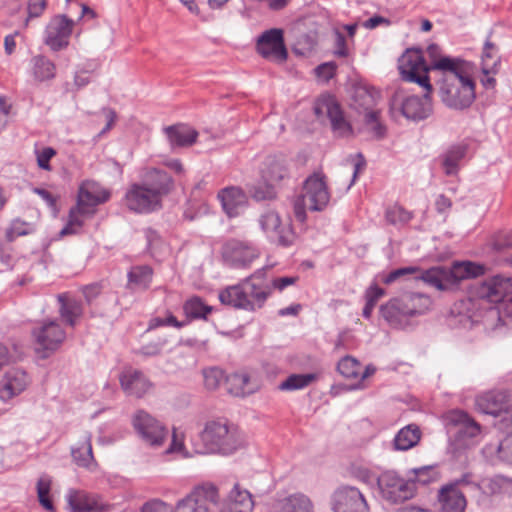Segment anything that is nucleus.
I'll return each mask as SVG.
<instances>
[{"label": "nucleus", "instance_id": "nucleus-1", "mask_svg": "<svg viewBox=\"0 0 512 512\" xmlns=\"http://www.w3.org/2000/svg\"><path fill=\"white\" fill-rule=\"evenodd\" d=\"M432 68L443 73L439 86L442 102L456 110L470 107L475 100V83L469 63L459 58L443 57L434 61Z\"/></svg>", "mask_w": 512, "mask_h": 512}, {"label": "nucleus", "instance_id": "nucleus-2", "mask_svg": "<svg viewBox=\"0 0 512 512\" xmlns=\"http://www.w3.org/2000/svg\"><path fill=\"white\" fill-rule=\"evenodd\" d=\"M399 72L404 81L417 83L424 88L422 97L410 96L402 103V114L411 120H422L432 113L430 93L432 85L428 76V68L422 53L418 50H407L398 62Z\"/></svg>", "mask_w": 512, "mask_h": 512}, {"label": "nucleus", "instance_id": "nucleus-3", "mask_svg": "<svg viewBox=\"0 0 512 512\" xmlns=\"http://www.w3.org/2000/svg\"><path fill=\"white\" fill-rule=\"evenodd\" d=\"M511 284L506 278L495 276L477 284L467 301L472 318L499 320L498 304L509 294Z\"/></svg>", "mask_w": 512, "mask_h": 512}, {"label": "nucleus", "instance_id": "nucleus-4", "mask_svg": "<svg viewBox=\"0 0 512 512\" xmlns=\"http://www.w3.org/2000/svg\"><path fill=\"white\" fill-rule=\"evenodd\" d=\"M263 270H257L238 284L221 289L218 294L221 304L249 312L262 308L270 295V289L254 280L262 277Z\"/></svg>", "mask_w": 512, "mask_h": 512}, {"label": "nucleus", "instance_id": "nucleus-5", "mask_svg": "<svg viewBox=\"0 0 512 512\" xmlns=\"http://www.w3.org/2000/svg\"><path fill=\"white\" fill-rule=\"evenodd\" d=\"M241 444L240 433L236 426L226 419L208 421L199 440L193 441V448L197 454H230Z\"/></svg>", "mask_w": 512, "mask_h": 512}, {"label": "nucleus", "instance_id": "nucleus-6", "mask_svg": "<svg viewBox=\"0 0 512 512\" xmlns=\"http://www.w3.org/2000/svg\"><path fill=\"white\" fill-rule=\"evenodd\" d=\"M111 193L100 183L92 180L83 181L78 189L77 202L71 207L66 226L62 234L77 233L85 221L96 213V207L107 202Z\"/></svg>", "mask_w": 512, "mask_h": 512}, {"label": "nucleus", "instance_id": "nucleus-7", "mask_svg": "<svg viewBox=\"0 0 512 512\" xmlns=\"http://www.w3.org/2000/svg\"><path fill=\"white\" fill-rule=\"evenodd\" d=\"M432 306V299L424 293L407 292L381 306V314L394 328H405L412 317L424 315Z\"/></svg>", "mask_w": 512, "mask_h": 512}, {"label": "nucleus", "instance_id": "nucleus-8", "mask_svg": "<svg viewBox=\"0 0 512 512\" xmlns=\"http://www.w3.org/2000/svg\"><path fill=\"white\" fill-rule=\"evenodd\" d=\"M330 192L324 174L313 173L303 183L302 193L294 200L293 211L297 221L304 222L306 211H323L330 202Z\"/></svg>", "mask_w": 512, "mask_h": 512}, {"label": "nucleus", "instance_id": "nucleus-9", "mask_svg": "<svg viewBox=\"0 0 512 512\" xmlns=\"http://www.w3.org/2000/svg\"><path fill=\"white\" fill-rule=\"evenodd\" d=\"M377 485L381 497L392 504L409 500L416 493V487L408 476L404 478L394 470L383 471L377 478Z\"/></svg>", "mask_w": 512, "mask_h": 512}, {"label": "nucleus", "instance_id": "nucleus-10", "mask_svg": "<svg viewBox=\"0 0 512 512\" xmlns=\"http://www.w3.org/2000/svg\"><path fill=\"white\" fill-rule=\"evenodd\" d=\"M218 506V489L212 484L195 487L175 505V512H213Z\"/></svg>", "mask_w": 512, "mask_h": 512}, {"label": "nucleus", "instance_id": "nucleus-11", "mask_svg": "<svg viewBox=\"0 0 512 512\" xmlns=\"http://www.w3.org/2000/svg\"><path fill=\"white\" fill-rule=\"evenodd\" d=\"M258 222L270 241L283 247H289L295 243L296 233L291 223L283 222L277 211L273 209L265 210L259 216Z\"/></svg>", "mask_w": 512, "mask_h": 512}, {"label": "nucleus", "instance_id": "nucleus-12", "mask_svg": "<svg viewBox=\"0 0 512 512\" xmlns=\"http://www.w3.org/2000/svg\"><path fill=\"white\" fill-rule=\"evenodd\" d=\"M132 425L141 440L154 448L162 446L168 435L167 428L144 410L134 414Z\"/></svg>", "mask_w": 512, "mask_h": 512}, {"label": "nucleus", "instance_id": "nucleus-13", "mask_svg": "<svg viewBox=\"0 0 512 512\" xmlns=\"http://www.w3.org/2000/svg\"><path fill=\"white\" fill-rule=\"evenodd\" d=\"M259 256V249L249 241L230 239L222 247L224 262L233 268H249Z\"/></svg>", "mask_w": 512, "mask_h": 512}, {"label": "nucleus", "instance_id": "nucleus-14", "mask_svg": "<svg viewBox=\"0 0 512 512\" xmlns=\"http://www.w3.org/2000/svg\"><path fill=\"white\" fill-rule=\"evenodd\" d=\"M75 21L64 14L51 17L44 30L43 41L52 51H61L68 47Z\"/></svg>", "mask_w": 512, "mask_h": 512}, {"label": "nucleus", "instance_id": "nucleus-15", "mask_svg": "<svg viewBox=\"0 0 512 512\" xmlns=\"http://www.w3.org/2000/svg\"><path fill=\"white\" fill-rule=\"evenodd\" d=\"M126 207L139 214L151 213L161 207V200L143 183H134L125 193Z\"/></svg>", "mask_w": 512, "mask_h": 512}, {"label": "nucleus", "instance_id": "nucleus-16", "mask_svg": "<svg viewBox=\"0 0 512 512\" xmlns=\"http://www.w3.org/2000/svg\"><path fill=\"white\" fill-rule=\"evenodd\" d=\"M315 114L321 116L326 114L331 129L337 137H347L352 134V127L346 120L340 105L331 96L320 98L314 108Z\"/></svg>", "mask_w": 512, "mask_h": 512}, {"label": "nucleus", "instance_id": "nucleus-17", "mask_svg": "<svg viewBox=\"0 0 512 512\" xmlns=\"http://www.w3.org/2000/svg\"><path fill=\"white\" fill-rule=\"evenodd\" d=\"M33 336L38 345L37 350L43 352V357H47L61 346L66 338V333L60 324L53 320L44 322L40 327L35 328Z\"/></svg>", "mask_w": 512, "mask_h": 512}, {"label": "nucleus", "instance_id": "nucleus-18", "mask_svg": "<svg viewBox=\"0 0 512 512\" xmlns=\"http://www.w3.org/2000/svg\"><path fill=\"white\" fill-rule=\"evenodd\" d=\"M332 509L334 512H370L364 495L352 486H343L334 492Z\"/></svg>", "mask_w": 512, "mask_h": 512}, {"label": "nucleus", "instance_id": "nucleus-19", "mask_svg": "<svg viewBox=\"0 0 512 512\" xmlns=\"http://www.w3.org/2000/svg\"><path fill=\"white\" fill-rule=\"evenodd\" d=\"M469 483L468 475H464L442 486L438 491L440 512H464L467 502L464 494L459 490V487Z\"/></svg>", "mask_w": 512, "mask_h": 512}, {"label": "nucleus", "instance_id": "nucleus-20", "mask_svg": "<svg viewBox=\"0 0 512 512\" xmlns=\"http://www.w3.org/2000/svg\"><path fill=\"white\" fill-rule=\"evenodd\" d=\"M257 51L264 58L285 61L287 50L282 29L272 28L263 32L257 40Z\"/></svg>", "mask_w": 512, "mask_h": 512}, {"label": "nucleus", "instance_id": "nucleus-21", "mask_svg": "<svg viewBox=\"0 0 512 512\" xmlns=\"http://www.w3.org/2000/svg\"><path fill=\"white\" fill-rule=\"evenodd\" d=\"M31 384L25 370L18 367L8 369L0 381V400L7 402L24 392Z\"/></svg>", "mask_w": 512, "mask_h": 512}, {"label": "nucleus", "instance_id": "nucleus-22", "mask_svg": "<svg viewBox=\"0 0 512 512\" xmlns=\"http://www.w3.org/2000/svg\"><path fill=\"white\" fill-rule=\"evenodd\" d=\"M218 199L221 202L224 212L229 217L240 215L245 209L248 199L245 192L235 186L226 187L218 192Z\"/></svg>", "mask_w": 512, "mask_h": 512}, {"label": "nucleus", "instance_id": "nucleus-23", "mask_svg": "<svg viewBox=\"0 0 512 512\" xmlns=\"http://www.w3.org/2000/svg\"><path fill=\"white\" fill-rule=\"evenodd\" d=\"M216 508L219 512H250L253 508L252 495L236 484L223 502L218 500Z\"/></svg>", "mask_w": 512, "mask_h": 512}, {"label": "nucleus", "instance_id": "nucleus-24", "mask_svg": "<svg viewBox=\"0 0 512 512\" xmlns=\"http://www.w3.org/2000/svg\"><path fill=\"white\" fill-rule=\"evenodd\" d=\"M475 405L480 412L497 416L508 408V395L505 391H488L476 397Z\"/></svg>", "mask_w": 512, "mask_h": 512}, {"label": "nucleus", "instance_id": "nucleus-25", "mask_svg": "<svg viewBox=\"0 0 512 512\" xmlns=\"http://www.w3.org/2000/svg\"><path fill=\"white\" fill-rule=\"evenodd\" d=\"M123 391L129 396L142 397L151 387V383L141 371L129 368L120 375Z\"/></svg>", "mask_w": 512, "mask_h": 512}, {"label": "nucleus", "instance_id": "nucleus-26", "mask_svg": "<svg viewBox=\"0 0 512 512\" xmlns=\"http://www.w3.org/2000/svg\"><path fill=\"white\" fill-rule=\"evenodd\" d=\"M171 149L189 147L193 145L198 137V132L185 124H176L163 128Z\"/></svg>", "mask_w": 512, "mask_h": 512}, {"label": "nucleus", "instance_id": "nucleus-27", "mask_svg": "<svg viewBox=\"0 0 512 512\" xmlns=\"http://www.w3.org/2000/svg\"><path fill=\"white\" fill-rule=\"evenodd\" d=\"M66 499L71 512H96L103 508L97 496L83 490L70 489Z\"/></svg>", "mask_w": 512, "mask_h": 512}, {"label": "nucleus", "instance_id": "nucleus-28", "mask_svg": "<svg viewBox=\"0 0 512 512\" xmlns=\"http://www.w3.org/2000/svg\"><path fill=\"white\" fill-rule=\"evenodd\" d=\"M261 174L265 183H271L275 186L289 176L287 160L282 156L267 157Z\"/></svg>", "mask_w": 512, "mask_h": 512}, {"label": "nucleus", "instance_id": "nucleus-29", "mask_svg": "<svg viewBox=\"0 0 512 512\" xmlns=\"http://www.w3.org/2000/svg\"><path fill=\"white\" fill-rule=\"evenodd\" d=\"M143 184L149 187L162 201L163 196L167 195L173 189L174 181L167 172L151 168L147 170Z\"/></svg>", "mask_w": 512, "mask_h": 512}, {"label": "nucleus", "instance_id": "nucleus-30", "mask_svg": "<svg viewBox=\"0 0 512 512\" xmlns=\"http://www.w3.org/2000/svg\"><path fill=\"white\" fill-rule=\"evenodd\" d=\"M448 425L454 426L459 438H474L480 433V425L476 423L466 412L453 410L447 414Z\"/></svg>", "mask_w": 512, "mask_h": 512}, {"label": "nucleus", "instance_id": "nucleus-31", "mask_svg": "<svg viewBox=\"0 0 512 512\" xmlns=\"http://www.w3.org/2000/svg\"><path fill=\"white\" fill-rule=\"evenodd\" d=\"M271 512H314V505L305 494L293 493L278 499Z\"/></svg>", "mask_w": 512, "mask_h": 512}, {"label": "nucleus", "instance_id": "nucleus-32", "mask_svg": "<svg viewBox=\"0 0 512 512\" xmlns=\"http://www.w3.org/2000/svg\"><path fill=\"white\" fill-rule=\"evenodd\" d=\"M73 461L79 466L93 471L97 463L95 461L92 450V435L85 431L80 443L76 447L71 448Z\"/></svg>", "mask_w": 512, "mask_h": 512}, {"label": "nucleus", "instance_id": "nucleus-33", "mask_svg": "<svg viewBox=\"0 0 512 512\" xmlns=\"http://www.w3.org/2000/svg\"><path fill=\"white\" fill-rule=\"evenodd\" d=\"M60 304L59 313L61 318L71 327L77 324V321L83 315V305L81 301L68 297L66 294L57 296Z\"/></svg>", "mask_w": 512, "mask_h": 512}, {"label": "nucleus", "instance_id": "nucleus-34", "mask_svg": "<svg viewBox=\"0 0 512 512\" xmlns=\"http://www.w3.org/2000/svg\"><path fill=\"white\" fill-rule=\"evenodd\" d=\"M448 273L452 287L455 288L464 279L482 275L484 273V268L481 265L469 261L457 262L448 269Z\"/></svg>", "mask_w": 512, "mask_h": 512}, {"label": "nucleus", "instance_id": "nucleus-35", "mask_svg": "<svg viewBox=\"0 0 512 512\" xmlns=\"http://www.w3.org/2000/svg\"><path fill=\"white\" fill-rule=\"evenodd\" d=\"M356 99L363 100V103L360 106H363L365 113V121L367 124L371 125L375 134L378 137H382L384 134V128L378 122L379 112L377 110H373L372 106L375 103L374 97L367 90H358L356 92Z\"/></svg>", "mask_w": 512, "mask_h": 512}, {"label": "nucleus", "instance_id": "nucleus-36", "mask_svg": "<svg viewBox=\"0 0 512 512\" xmlns=\"http://www.w3.org/2000/svg\"><path fill=\"white\" fill-rule=\"evenodd\" d=\"M420 279L439 291H447L453 289L449 278L448 268L432 267L423 271Z\"/></svg>", "mask_w": 512, "mask_h": 512}, {"label": "nucleus", "instance_id": "nucleus-37", "mask_svg": "<svg viewBox=\"0 0 512 512\" xmlns=\"http://www.w3.org/2000/svg\"><path fill=\"white\" fill-rule=\"evenodd\" d=\"M153 270L148 265L133 266L128 272V287L132 290H146L150 287Z\"/></svg>", "mask_w": 512, "mask_h": 512}, {"label": "nucleus", "instance_id": "nucleus-38", "mask_svg": "<svg viewBox=\"0 0 512 512\" xmlns=\"http://www.w3.org/2000/svg\"><path fill=\"white\" fill-rule=\"evenodd\" d=\"M421 438V431L417 425L409 424L403 427L394 438V448L399 451H406L418 444Z\"/></svg>", "mask_w": 512, "mask_h": 512}, {"label": "nucleus", "instance_id": "nucleus-39", "mask_svg": "<svg viewBox=\"0 0 512 512\" xmlns=\"http://www.w3.org/2000/svg\"><path fill=\"white\" fill-rule=\"evenodd\" d=\"M407 476L415 486L428 485L440 479V472L437 465H427L408 470Z\"/></svg>", "mask_w": 512, "mask_h": 512}, {"label": "nucleus", "instance_id": "nucleus-40", "mask_svg": "<svg viewBox=\"0 0 512 512\" xmlns=\"http://www.w3.org/2000/svg\"><path fill=\"white\" fill-rule=\"evenodd\" d=\"M500 69V57L497 47L486 41L481 57V71L483 75L497 74Z\"/></svg>", "mask_w": 512, "mask_h": 512}, {"label": "nucleus", "instance_id": "nucleus-41", "mask_svg": "<svg viewBox=\"0 0 512 512\" xmlns=\"http://www.w3.org/2000/svg\"><path fill=\"white\" fill-rule=\"evenodd\" d=\"M467 154V145L458 144L452 146L444 155L443 168L446 175H455L459 170V163Z\"/></svg>", "mask_w": 512, "mask_h": 512}, {"label": "nucleus", "instance_id": "nucleus-42", "mask_svg": "<svg viewBox=\"0 0 512 512\" xmlns=\"http://www.w3.org/2000/svg\"><path fill=\"white\" fill-rule=\"evenodd\" d=\"M227 390L230 394L243 397L253 392L249 387V376L244 373H234L226 377Z\"/></svg>", "mask_w": 512, "mask_h": 512}, {"label": "nucleus", "instance_id": "nucleus-43", "mask_svg": "<svg viewBox=\"0 0 512 512\" xmlns=\"http://www.w3.org/2000/svg\"><path fill=\"white\" fill-rule=\"evenodd\" d=\"M183 311L188 318L206 319L207 315L212 311V307L206 305L201 298L195 296L184 303Z\"/></svg>", "mask_w": 512, "mask_h": 512}, {"label": "nucleus", "instance_id": "nucleus-44", "mask_svg": "<svg viewBox=\"0 0 512 512\" xmlns=\"http://www.w3.org/2000/svg\"><path fill=\"white\" fill-rule=\"evenodd\" d=\"M33 70L35 78L44 81L54 78L55 64L44 56H36L33 58Z\"/></svg>", "mask_w": 512, "mask_h": 512}, {"label": "nucleus", "instance_id": "nucleus-45", "mask_svg": "<svg viewBox=\"0 0 512 512\" xmlns=\"http://www.w3.org/2000/svg\"><path fill=\"white\" fill-rule=\"evenodd\" d=\"M485 452L493 454L496 452L498 458L502 461L512 464V436L505 437L498 444H489L485 447Z\"/></svg>", "mask_w": 512, "mask_h": 512}, {"label": "nucleus", "instance_id": "nucleus-46", "mask_svg": "<svg viewBox=\"0 0 512 512\" xmlns=\"http://www.w3.org/2000/svg\"><path fill=\"white\" fill-rule=\"evenodd\" d=\"M315 379L314 374H292L279 385L283 391H294L307 387Z\"/></svg>", "mask_w": 512, "mask_h": 512}, {"label": "nucleus", "instance_id": "nucleus-47", "mask_svg": "<svg viewBox=\"0 0 512 512\" xmlns=\"http://www.w3.org/2000/svg\"><path fill=\"white\" fill-rule=\"evenodd\" d=\"M361 369L360 362L352 356L343 357L337 365V370L345 378L358 379Z\"/></svg>", "mask_w": 512, "mask_h": 512}, {"label": "nucleus", "instance_id": "nucleus-48", "mask_svg": "<svg viewBox=\"0 0 512 512\" xmlns=\"http://www.w3.org/2000/svg\"><path fill=\"white\" fill-rule=\"evenodd\" d=\"M51 483V478L47 475H42L37 482V495L39 503L48 511H54L53 502L49 497Z\"/></svg>", "mask_w": 512, "mask_h": 512}, {"label": "nucleus", "instance_id": "nucleus-49", "mask_svg": "<svg viewBox=\"0 0 512 512\" xmlns=\"http://www.w3.org/2000/svg\"><path fill=\"white\" fill-rule=\"evenodd\" d=\"M385 218L388 223L392 225L406 224L412 218L410 212L406 211L403 207L393 205L387 208Z\"/></svg>", "mask_w": 512, "mask_h": 512}, {"label": "nucleus", "instance_id": "nucleus-50", "mask_svg": "<svg viewBox=\"0 0 512 512\" xmlns=\"http://www.w3.org/2000/svg\"><path fill=\"white\" fill-rule=\"evenodd\" d=\"M204 385L208 390L217 389L220 384L226 380V377L221 369L209 368L204 370Z\"/></svg>", "mask_w": 512, "mask_h": 512}, {"label": "nucleus", "instance_id": "nucleus-51", "mask_svg": "<svg viewBox=\"0 0 512 512\" xmlns=\"http://www.w3.org/2000/svg\"><path fill=\"white\" fill-rule=\"evenodd\" d=\"M46 6V0H29L27 4L28 16L24 21V26L27 27L31 19L40 17L45 11Z\"/></svg>", "mask_w": 512, "mask_h": 512}, {"label": "nucleus", "instance_id": "nucleus-52", "mask_svg": "<svg viewBox=\"0 0 512 512\" xmlns=\"http://www.w3.org/2000/svg\"><path fill=\"white\" fill-rule=\"evenodd\" d=\"M166 454L178 453L183 457H189V453L186 451L184 445V436L182 434H178L176 429L173 430L172 441L169 445L168 449L165 451Z\"/></svg>", "mask_w": 512, "mask_h": 512}, {"label": "nucleus", "instance_id": "nucleus-53", "mask_svg": "<svg viewBox=\"0 0 512 512\" xmlns=\"http://www.w3.org/2000/svg\"><path fill=\"white\" fill-rule=\"evenodd\" d=\"M418 271V268L416 267H401V268H398V269H395L391 272H389L388 274L386 275H383L382 276V282L386 285H389L395 281H397L398 279L406 276V275H412L414 273H416Z\"/></svg>", "mask_w": 512, "mask_h": 512}, {"label": "nucleus", "instance_id": "nucleus-54", "mask_svg": "<svg viewBox=\"0 0 512 512\" xmlns=\"http://www.w3.org/2000/svg\"><path fill=\"white\" fill-rule=\"evenodd\" d=\"M252 196L257 201L271 200L276 197V191L271 183H266L264 186H256L252 190Z\"/></svg>", "mask_w": 512, "mask_h": 512}, {"label": "nucleus", "instance_id": "nucleus-55", "mask_svg": "<svg viewBox=\"0 0 512 512\" xmlns=\"http://www.w3.org/2000/svg\"><path fill=\"white\" fill-rule=\"evenodd\" d=\"M30 232V226L20 219H16L11 223L7 231V238L12 241L15 237L26 235Z\"/></svg>", "mask_w": 512, "mask_h": 512}, {"label": "nucleus", "instance_id": "nucleus-56", "mask_svg": "<svg viewBox=\"0 0 512 512\" xmlns=\"http://www.w3.org/2000/svg\"><path fill=\"white\" fill-rule=\"evenodd\" d=\"M56 151L51 147H45L41 150L36 151L37 156V164L43 170H51V166L49 164L52 157H54Z\"/></svg>", "mask_w": 512, "mask_h": 512}, {"label": "nucleus", "instance_id": "nucleus-57", "mask_svg": "<svg viewBox=\"0 0 512 512\" xmlns=\"http://www.w3.org/2000/svg\"><path fill=\"white\" fill-rule=\"evenodd\" d=\"M141 512H175V507L172 508L160 499H154L145 503L141 508Z\"/></svg>", "mask_w": 512, "mask_h": 512}, {"label": "nucleus", "instance_id": "nucleus-58", "mask_svg": "<svg viewBox=\"0 0 512 512\" xmlns=\"http://www.w3.org/2000/svg\"><path fill=\"white\" fill-rule=\"evenodd\" d=\"M336 69L335 62H325L315 68V73L318 78L328 81L335 75Z\"/></svg>", "mask_w": 512, "mask_h": 512}, {"label": "nucleus", "instance_id": "nucleus-59", "mask_svg": "<svg viewBox=\"0 0 512 512\" xmlns=\"http://www.w3.org/2000/svg\"><path fill=\"white\" fill-rule=\"evenodd\" d=\"M168 325L174 326L176 328H181L184 326V323L179 322L175 316H173L172 314H169L165 318L156 317V318L151 319V321L149 323V328L153 329V328H157L160 326H168Z\"/></svg>", "mask_w": 512, "mask_h": 512}, {"label": "nucleus", "instance_id": "nucleus-60", "mask_svg": "<svg viewBox=\"0 0 512 512\" xmlns=\"http://www.w3.org/2000/svg\"><path fill=\"white\" fill-rule=\"evenodd\" d=\"M297 280H298V277H291V276L278 277V278H274L271 281L270 285L269 284H266V285L269 287L270 291L272 289H275V290H278L281 292L286 287L295 284ZM261 284L264 285L263 283H261Z\"/></svg>", "mask_w": 512, "mask_h": 512}, {"label": "nucleus", "instance_id": "nucleus-61", "mask_svg": "<svg viewBox=\"0 0 512 512\" xmlns=\"http://www.w3.org/2000/svg\"><path fill=\"white\" fill-rule=\"evenodd\" d=\"M333 53L337 57H346L348 55L345 36L339 31H335V50Z\"/></svg>", "mask_w": 512, "mask_h": 512}, {"label": "nucleus", "instance_id": "nucleus-62", "mask_svg": "<svg viewBox=\"0 0 512 512\" xmlns=\"http://www.w3.org/2000/svg\"><path fill=\"white\" fill-rule=\"evenodd\" d=\"M11 105L4 98H0V133L6 128L9 122Z\"/></svg>", "mask_w": 512, "mask_h": 512}, {"label": "nucleus", "instance_id": "nucleus-63", "mask_svg": "<svg viewBox=\"0 0 512 512\" xmlns=\"http://www.w3.org/2000/svg\"><path fill=\"white\" fill-rule=\"evenodd\" d=\"M385 294L384 289L374 285L367 289L365 297L366 301L376 306L378 300Z\"/></svg>", "mask_w": 512, "mask_h": 512}, {"label": "nucleus", "instance_id": "nucleus-64", "mask_svg": "<svg viewBox=\"0 0 512 512\" xmlns=\"http://www.w3.org/2000/svg\"><path fill=\"white\" fill-rule=\"evenodd\" d=\"M83 295L87 303H91L101 292V287L97 283L86 285L82 288Z\"/></svg>", "mask_w": 512, "mask_h": 512}]
</instances>
